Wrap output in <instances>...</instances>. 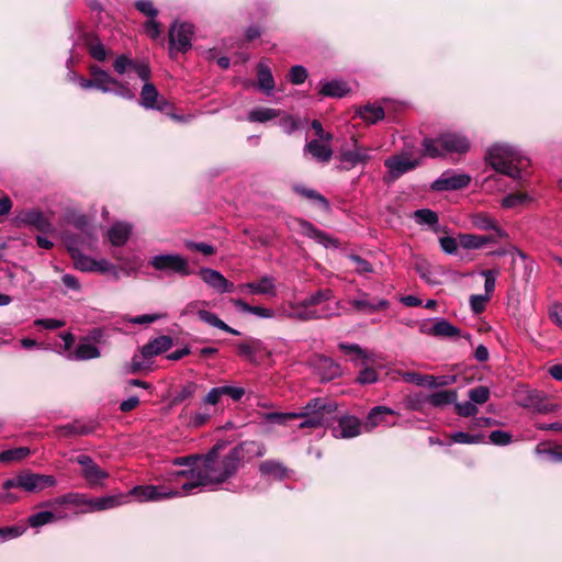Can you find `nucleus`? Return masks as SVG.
Listing matches in <instances>:
<instances>
[{"mask_svg":"<svg viewBox=\"0 0 562 562\" xmlns=\"http://www.w3.org/2000/svg\"><path fill=\"white\" fill-rule=\"evenodd\" d=\"M239 459L240 452L237 448L225 456H220L218 448H213L206 456L201 457L199 464L189 470L178 471L175 475L188 480L182 483V490L183 493L191 494L201 486L226 481L237 471Z\"/></svg>","mask_w":562,"mask_h":562,"instance_id":"f257e3e1","label":"nucleus"},{"mask_svg":"<svg viewBox=\"0 0 562 562\" xmlns=\"http://www.w3.org/2000/svg\"><path fill=\"white\" fill-rule=\"evenodd\" d=\"M336 411V404L325 398L311 400L302 413H267L265 419L272 424H285L290 419L301 418L300 428H319L325 426Z\"/></svg>","mask_w":562,"mask_h":562,"instance_id":"f03ea898","label":"nucleus"},{"mask_svg":"<svg viewBox=\"0 0 562 562\" xmlns=\"http://www.w3.org/2000/svg\"><path fill=\"white\" fill-rule=\"evenodd\" d=\"M486 159L497 172L513 179H519L529 166V160L508 145H494L488 149Z\"/></svg>","mask_w":562,"mask_h":562,"instance_id":"7ed1b4c3","label":"nucleus"},{"mask_svg":"<svg viewBox=\"0 0 562 562\" xmlns=\"http://www.w3.org/2000/svg\"><path fill=\"white\" fill-rule=\"evenodd\" d=\"M470 147L467 137L457 133H445L437 138H425L423 142L424 155L436 158L448 153H465Z\"/></svg>","mask_w":562,"mask_h":562,"instance_id":"20e7f679","label":"nucleus"},{"mask_svg":"<svg viewBox=\"0 0 562 562\" xmlns=\"http://www.w3.org/2000/svg\"><path fill=\"white\" fill-rule=\"evenodd\" d=\"M149 265L157 271L188 277L193 273L187 258L178 254H161L150 258Z\"/></svg>","mask_w":562,"mask_h":562,"instance_id":"39448f33","label":"nucleus"},{"mask_svg":"<svg viewBox=\"0 0 562 562\" xmlns=\"http://www.w3.org/2000/svg\"><path fill=\"white\" fill-rule=\"evenodd\" d=\"M55 479L52 475H42L33 473H23L14 479H9L3 482L2 488L8 491L14 487H21L26 492L41 491L44 487L53 486Z\"/></svg>","mask_w":562,"mask_h":562,"instance_id":"423d86ee","label":"nucleus"},{"mask_svg":"<svg viewBox=\"0 0 562 562\" xmlns=\"http://www.w3.org/2000/svg\"><path fill=\"white\" fill-rule=\"evenodd\" d=\"M128 497L135 496L139 502H158L167 498L178 497L187 495L183 493L182 487L180 490H172L165 486L155 485H139L135 486L127 494Z\"/></svg>","mask_w":562,"mask_h":562,"instance_id":"0eeeda50","label":"nucleus"},{"mask_svg":"<svg viewBox=\"0 0 562 562\" xmlns=\"http://www.w3.org/2000/svg\"><path fill=\"white\" fill-rule=\"evenodd\" d=\"M215 413L216 408L209 404H204V400H201L196 411H191L188 406H184L178 418L182 424L190 428H200L204 426Z\"/></svg>","mask_w":562,"mask_h":562,"instance_id":"6e6552de","label":"nucleus"},{"mask_svg":"<svg viewBox=\"0 0 562 562\" xmlns=\"http://www.w3.org/2000/svg\"><path fill=\"white\" fill-rule=\"evenodd\" d=\"M15 221L19 226H30L44 234H50L55 231L50 220L38 209L22 211L18 214Z\"/></svg>","mask_w":562,"mask_h":562,"instance_id":"1a4fd4ad","label":"nucleus"},{"mask_svg":"<svg viewBox=\"0 0 562 562\" xmlns=\"http://www.w3.org/2000/svg\"><path fill=\"white\" fill-rule=\"evenodd\" d=\"M76 462L81 465V474L90 487L103 486L109 473L102 470L89 456L80 454Z\"/></svg>","mask_w":562,"mask_h":562,"instance_id":"9d476101","label":"nucleus"},{"mask_svg":"<svg viewBox=\"0 0 562 562\" xmlns=\"http://www.w3.org/2000/svg\"><path fill=\"white\" fill-rule=\"evenodd\" d=\"M193 26L189 23L172 24L169 30L170 52H187L191 48Z\"/></svg>","mask_w":562,"mask_h":562,"instance_id":"9b49d317","label":"nucleus"},{"mask_svg":"<svg viewBox=\"0 0 562 562\" xmlns=\"http://www.w3.org/2000/svg\"><path fill=\"white\" fill-rule=\"evenodd\" d=\"M420 164V158H412L407 154L392 156L384 161L392 180L415 169Z\"/></svg>","mask_w":562,"mask_h":562,"instance_id":"f8f14e48","label":"nucleus"},{"mask_svg":"<svg viewBox=\"0 0 562 562\" xmlns=\"http://www.w3.org/2000/svg\"><path fill=\"white\" fill-rule=\"evenodd\" d=\"M289 306L292 310V319L300 322H308L322 317H329L335 314L334 311L325 308L318 311L314 308L311 304H307L306 299L301 302H290Z\"/></svg>","mask_w":562,"mask_h":562,"instance_id":"ddd939ff","label":"nucleus"},{"mask_svg":"<svg viewBox=\"0 0 562 562\" xmlns=\"http://www.w3.org/2000/svg\"><path fill=\"white\" fill-rule=\"evenodd\" d=\"M471 178L465 173H458L451 170L445 171L438 179H436L431 189L436 191H450L459 190L469 186Z\"/></svg>","mask_w":562,"mask_h":562,"instance_id":"4468645a","label":"nucleus"},{"mask_svg":"<svg viewBox=\"0 0 562 562\" xmlns=\"http://www.w3.org/2000/svg\"><path fill=\"white\" fill-rule=\"evenodd\" d=\"M199 276L204 283L218 293H231L234 291V283L229 282L220 271L211 268H201Z\"/></svg>","mask_w":562,"mask_h":562,"instance_id":"2eb2a0df","label":"nucleus"},{"mask_svg":"<svg viewBox=\"0 0 562 562\" xmlns=\"http://www.w3.org/2000/svg\"><path fill=\"white\" fill-rule=\"evenodd\" d=\"M395 411L386 406H374L368 413V416L363 423V431L370 432L378 426L392 427L395 423H391L387 416L395 415Z\"/></svg>","mask_w":562,"mask_h":562,"instance_id":"dca6fc26","label":"nucleus"},{"mask_svg":"<svg viewBox=\"0 0 562 562\" xmlns=\"http://www.w3.org/2000/svg\"><path fill=\"white\" fill-rule=\"evenodd\" d=\"M422 334L436 337H456L460 330L445 318H435L431 323H424L419 326Z\"/></svg>","mask_w":562,"mask_h":562,"instance_id":"f3484780","label":"nucleus"},{"mask_svg":"<svg viewBox=\"0 0 562 562\" xmlns=\"http://www.w3.org/2000/svg\"><path fill=\"white\" fill-rule=\"evenodd\" d=\"M139 104L145 109H155L158 111H165L169 108V103L159 95L156 87L150 82H145L142 91Z\"/></svg>","mask_w":562,"mask_h":562,"instance_id":"a211bd4d","label":"nucleus"},{"mask_svg":"<svg viewBox=\"0 0 562 562\" xmlns=\"http://www.w3.org/2000/svg\"><path fill=\"white\" fill-rule=\"evenodd\" d=\"M238 290L241 293L276 296V279L271 276H263L257 282H247L239 284Z\"/></svg>","mask_w":562,"mask_h":562,"instance_id":"6ab92c4d","label":"nucleus"},{"mask_svg":"<svg viewBox=\"0 0 562 562\" xmlns=\"http://www.w3.org/2000/svg\"><path fill=\"white\" fill-rule=\"evenodd\" d=\"M363 424L355 416L339 418L337 426L333 428L336 438H353L361 434Z\"/></svg>","mask_w":562,"mask_h":562,"instance_id":"aec40b11","label":"nucleus"},{"mask_svg":"<svg viewBox=\"0 0 562 562\" xmlns=\"http://www.w3.org/2000/svg\"><path fill=\"white\" fill-rule=\"evenodd\" d=\"M471 224L477 229L494 232L492 236H495L496 240L507 236L506 232L498 226L497 222L485 213L473 214L471 216Z\"/></svg>","mask_w":562,"mask_h":562,"instance_id":"412c9836","label":"nucleus"},{"mask_svg":"<svg viewBox=\"0 0 562 562\" xmlns=\"http://www.w3.org/2000/svg\"><path fill=\"white\" fill-rule=\"evenodd\" d=\"M340 159L350 169L357 165L366 164L370 159V148L355 146L353 149L342 150Z\"/></svg>","mask_w":562,"mask_h":562,"instance_id":"4be33fe9","label":"nucleus"},{"mask_svg":"<svg viewBox=\"0 0 562 562\" xmlns=\"http://www.w3.org/2000/svg\"><path fill=\"white\" fill-rule=\"evenodd\" d=\"M171 346L172 339L169 336H159L143 346L142 356L144 358H153L169 350Z\"/></svg>","mask_w":562,"mask_h":562,"instance_id":"5701e85b","label":"nucleus"},{"mask_svg":"<svg viewBox=\"0 0 562 562\" xmlns=\"http://www.w3.org/2000/svg\"><path fill=\"white\" fill-rule=\"evenodd\" d=\"M91 77H93L94 89L104 93L112 91L113 85H119V80L112 78L105 70L98 66L90 67Z\"/></svg>","mask_w":562,"mask_h":562,"instance_id":"b1692460","label":"nucleus"},{"mask_svg":"<svg viewBox=\"0 0 562 562\" xmlns=\"http://www.w3.org/2000/svg\"><path fill=\"white\" fill-rule=\"evenodd\" d=\"M495 236L461 234L459 244L464 249H481L488 244H496Z\"/></svg>","mask_w":562,"mask_h":562,"instance_id":"393cba45","label":"nucleus"},{"mask_svg":"<svg viewBox=\"0 0 562 562\" xmlns=\"http://www.w3.org/2000/svg\"><path fill=\"white\" fill-rule=\"evenodd\" d=\"M338 348L344 351L347 356H350V360L356 364H368L370 361H374L373 355L368 353L357 344L340 342Z\"/></svg>","mask_w":562,"mask_h":562,"instance_id":"a878e982","label":"nucleus"},{"mask_svg":"<svg viewBox=\"0 0 562 562\" xmlns=\"http://www.w3.org/2000/svg\"><path fill=\"white\" fill-rule=\"evenodd\" d=\"M66 518H68V515L63 510H43L31 515L29 517V524L32 527L37 528Z\"/></svg>","mask_w":562,"mask_h":562,"instance_id":"bb28decb","label":"nucleus"},{"mask_svg":"<svg viewBox=\"0 0 562 562\" xmlns=\"http://www.w3.org/2000/svg\"><path fill=\"white\" fill-rule=\"evenodd\" d=\"M132 226L124 222H117L111 226L108 237L113 246H123L130 238Z\"/></svg>","mask_w":562,"mask_h":562,"instance_id":"cd10ccee","label":"nucleus"},{"mask_svg":"<svg viewBox=\"0 0 562 562\" xmlns=\"http://www.w3.org/2000/svg\"><path fill=\"white\" fill-rule=\"evenodd\" d=\"M350 304L355 310L364 313H374L376 311L385 310L389 307L387 300L380 299L376 301H370L367 299V294H362L360 299L352 300Z\"/></svg>","mask_w":562,"mask_h":562,"instance_id":"c85d7f7f","label":"nucleus"},{"mask_svg":"<svg viewBox=\"0 0 562 562\" xmlns=\"http://www.w3.org/2000/svg\"><path fill=\"white\" fill-rule=\"evenodd\" d=\"M100 357L98 347L89 341L78 344L74 352H69L66 358L69 360H90Z\"/></svg>","mask_w":562,"mask_h":562,"instance_id":"c756f323","label":"nucleus"},{"mask_svg":"<svg viewBox=\"0 0 562 562\" xmlns=\"http://www.w3.org/2000/svg\"><path fill=\"white\" fill-rule=\"evenodd\" d=\"M259 472L263 476H271L277 480H283L289 474L286 467L277 460H267L261 462L259 464Z\"/></svg>","mask_w":562,"mask_h":562,"instance_id":"7c9ffc66","label":"nucleus"},{"mask_svg":"<svg viewBox=\"0 0 562 562\" xmlns=\"http://www.w3.org/2000/svg\"><path fill=\"white\" fill-rule=\"evenodd\" d=\"M68 251L74 260L75 268L82 272H94L95 259L83 255L77 247L68 245Z\"/></svg>","mask_w":562,"mask_h":562,"instance_id":"2f4dec72","label":"nucleus"},{"mask_svg":"<svg viewBox=\"0 0 562 562\" xmlns=\"http://www.w3.org/2000/svg\"><path fill=\"white\" fill-rule=\"evenodd\" d=\"M94 428L95 426L92 424H85L77 420L71 424L60 426L57 429V434L59 437L86 436L93 432Z\"/></svg>","mask_w":562,"mask_h":562,"instance_id":"473e14b6","label":"nucleus"},{"mask_svg":"<svg viewBox=\"0 0 562 562\" xmlns=\"http://www.w3.org/2000/svg\"><path fill=\"white\" fill-rule=\"evenodd\" d=\"M350 91L348 85L342 80L321 82L319 93L324 97L342 98Z\"/></svg>","mask_w":562,"mask_h":562,"instance_id":"72a5a7b5","label":"nucleus"},{"mask_svg":"<svg viewBox=\"0 0 562 562\" xmlns=\"http://www.w3.org/2000/svg\"><path fill=\"white\" fill-rule=\"evenodd\" d=\"M299 225L303 235L315 239L317 243L324 245L325 247L336 246L335 241L328 235L318 231L311 223L306 221H300Z\"/></svg>","mask_w":562,"mask_h":562,"instance_id":"f704fd0d","label":"nucleus"},{"mask_svg":"<svg viewBox=\"0 0 562 562\" xmlns=\"http://www.w3.org/2000/svg\"><path fill=\"white\" fill-rule=\"evenodd\" d=\"M199 318L200 321H202L203 323L212 326V327H215V328H218L223 331H226L228 334H232V335H236L238 336L240 333L236 329H234L233 327L228 326L225 322H223L216 314L210 312V311H199Z\"/></svg>","mask_w":562,"mask_h":562,"instance_id":"c9c22d12","label":"nucleus"},{"mask_svg":"<svg viewBox=\"0 0 562 562\" xmlns=\"http://www.w3.org/2000/svg\"><path fill=\"white\" fill-rule=\"evenodd\" d=\"M258 86L266 92L267 95H271L274 89V79L270 68L262 61L258 64Z\"/></svg>","mask_w":562,"mask_h":562,"instance_id":"e433bc0d","label":"nucleus"},{"mask_svg":"<svg viewBox=\"0 0 562 562\" xmlns=\"http://www.w3.org/2000/svg\"><path fill=\"white\" fill-rule=\"evenodd\" d=\"M305 150H307L316 160L323 162L328 161L333 155L330 147L317 139L308 142L305 146Z\"/></svg>","mask_w":562,"mask_h":562,"instance_id":"4c0bfd02","label":"nucleus"},{"mask_svg":"<svg viewBox=\"0 0 562 562\" xmlns=\"http://www.w3.org/2000/svg\"><path fill=\"white\" fill-rule=\"evenodd\" d=\"M198 387V384L193 381H188L180 385V387L173 393L171 397L170 406H176L187 400L192 398L195 395Z\"/></svg>","mask_w":562,"mask_h":562,"instance_id":"58836bf2","label":"nucleus"},{"mask_svg":"<svg viewBox=\"0 0 562 562\" xmlns=\"http://www.w3.org/2000/svg\"><path fill=\"white\" fill-rule=\"evenodd\" d=\"M128 503V495L124 493H116L113 495H105L98 497L97 508L99 512L112 509Z\"/></svg>","mask_w":562,"mask_h":562,"instance_id":"ea45409f","label":"nucleus"},{"mask_svg":"<svg viewBox=\"0 0 562 562\" xmlns=\"http://www.w3.org/2000/svg\"><path fill=\"white\" fill-rule=\"evenodd\" d=\"M281 115V111L272 108H256L248 113L250 122L265 123Z\"/></svg>","mask_w":562,"mask_h":562,"instance_id":"a19ab883","label":"nucleus"},{"mask_svg":"<svg viewBox=\"0 0 562 562\" xmlns=\"http://www.w3.org/2000/svg\"><path fill=\"white\" fill-rule=\"evenodd\" d=\"M357 114L368 123H376L384 117V110L381 106L367 104L357 110Z\"/></svg>","mask_w":562,"mask_h":562,"instance_id":"79ce46f5","label":"nucleus"},{"mask_svg":"<svg viewBox=\"0 0 562 562\" xmlns=\"http://www.w3.org/2000/svg\"><path fill=\"white\" fill-rule=\"evenodd\" d=\"M457 400V392L445 390L432 393L428 396L427 402L434 407H442L453 403Z\"/></svg>","mask_w":562,"mask_h":562,"instance_id":"37998d69","label":"nucleus"},{"mask_svg":"<svg viewBox=\"0 0 562 562\" xmlns=\"http://www.w3.org/2000/svg\"><path fill=\"white\" fill-rule=\"evenodd\" d=\"M403 379L404 381L416 384L418 386L432 387L435 384L434 375H424L416 372H406L403 374Z\"/></svg>","mask_w":562,"mask_h":562,"instance_id":"c03bdc74","label":"nucleus"},{"mask_svg":"<svg viewBox=\"0 0 562 562\" xmlns=\"http://www.w3.org/2000/svg\"><path fill=\"white\" fill-rule=\"evenodd\" d=\"M89 54L97 60L103 61L106 58V49L97 37H89L87 41Z\"/></svg>","mask_w":562,"mask_h":562,"instance_id":"a18cd8bd","label":"nucleus"},{"mask_svg":"<svg viewBox=\"0 0 562 562\" xmlns=\"http://www.w3.org/2000/svg\"><path fill=\"white\" fill-rule=\"evenodd\" d=\"M416 271L419 277L430 285H437L440 283L437 274L432 271L431 267L427 262H420L416 266Z\"/></svg>","mask_w":562,"mask_h":562,"instance_id":"49530a36","label":"nucleus"},{"mask_svg":"<svg viewBox=\"0 0 562 562\" xmlns=\"http://www.w3.org/2000/svg\"><path fill=\"white\" fill-rule=\"evenodd\" d=\"M531 198L527 193L517 192L506 195L502 200V206L505 209H514L529 202Z\"/></svg>","mask_w":562,"mask_h":562,"instance_id":"de8ad7c7","label":"nucleus"},{"mask_svg":"<svg viewBox=\"0 0 562 562\" xmlns=\"http://www.w3.org/2000/svg\"><path fill=\"white\" fill-rule=\"evenodd\" d=\"M29 448H15L0 452V462L10 463L13 461H19L29 456Z\"/></svg>","mask_w":562,"mask_h":562,"instance_id":"09e8293b","label":"nucleus"},{"mask_svg":"<svg viewBox=\"0 0 562 562\" xmlns=\"http://www.w3.org/2000/svg\"><path fill=\"white\" fill-rule=\"evenodd\" d=\"M542 394L538 391H527L520 398L519 405L525 408L536 411L537 405L540 403Z\"/></svg>","mask_w":562,"mask_h":562,"instance_id":"8fccbe9b","label":"nucleus"},{"mask_svg":"<svg viewBox=\"0 0 562 562\" xmlns=\"http://www.w3.org/2000/svg\"><path fill=\"white\" fill-rule=\"evenodd\" d=\"M414 218L418 224L435 225L438 223V215L429 209L417 210L414 213Z\"/></svg>","mask_w":562,"mask_h":562,"instance_id":"3c124183","label":"nucleus"},{"mask_svg":"<svg viewBox=\"0 0 562 562\" xmlns=\"http://www.w3.org/2000/svg\"><path fill=\"white\" fill-rule=\"evenodd\" d=\"M470 400L476 404H484L490 398V390L486 386H476L469 391Z\"/></svg>","mask_w":562,"mask_h":562,"instance_id":"603ef678","label":"nucleus"},{"mask_svg":"<svg viewBox=\"0 0 562 562\" xmlns=\"http://www.w3.org/2000/svg\"><path fill=\"white\" fill-rule=\"evenodd\" d=\"M348 259L355 265V271L358 274L371 273L373 272L372 265L366 259L361 258L357 255H350Z\"/></svg>","mask_w":562,"mask_h":562,"instance_id":"864d4df0","label":"nucleus"},{"mask_svg":"<svg viewBox=\"0 0 562 562\" xmlns=\"http://www.w3.org/2000/svg\"><path fill=\"white\" fill-rule=\"evenodd\" d=\"M451 439L457 443H480L483 441L482 435H470L463 431H457L451 435Z\"/></svg>","mask_w":562,"mask_h":562,"instance_id":"5fc2aeb1","label":"nucleus"},{"mask_svg":"<svg viewBox=\"0 0 562 562\" xmlns=\"http://www.w3.org/2000/svg\"><path fill=\"white\" fill-rule=\"evenodd\" d=\"M490 301L488 295L474 294L470 296V307L474 314H480L485 310L486 303Z\"/></svg>","mask_w":562,"mask_h":562,"instance_id":"6e6d98bb","label":"nucleus"},{"mask_svg":"<svg viewBox=\"0 0 562 562\" xmlns=\"http://www.w3.org/2000/svg\"><path fill=\"white\" fill-rule=\"evenodd\" d=\"M94 272L109 273L114 278H119L117 268L106 259H95Z\"/></svg>","mask_w":562,"mask_h":562,"instance_id":"4d7b16f0","label":"nucleus"},{"mask_svg":"<svg viewBox=\"0 0 562 562\" xmlns=\"http://www.w3.org/2000/svg\"><path fill=\"white\" fill-rule=\"evenodd\" d=\"M331 297H333V291L329 289H325V290H319V291L313 293L312 295L306 297V300H307V304H311L315 308V306L319 305L321 303H323L325 301L330 300Z\"/></svg>","mask_w":562,"mask_h":562,"instance_id":"13d9d810","label":"nucleus"},{"mask_svg":"<svg viewBox=\"0 0 562 562\" xmlns=\"http://www.w3.org/2000/svg\"><path fill=\"white\" fill-rule=\"evenodd\" d=\"M207 305L209 302L204 300L191 301L183 307L181 315L189 316L196 314L199 316V311H204Z\"/></svg>","mask_w":562,"mask_h":562,"instance_id":"bf43d9fd","label":"nucleus"},{"mask_svg":"<svg viewBox=\"0 0 562 562\" xmlns=\"http://www.w3.org/2000/svg\"><path fill=\"white\" fill-rule=\"evenodd\" d=\"M300 125H301L300 121L292 115H285V116L281 117L279 121V126L286 134H291L294 131L299 130Z\"/></svg>","mask_w":562,"mask_h":562,"instance_id":"052dcab7","label":"nucleus"},{"mask_svg":"<svg viewBox=\"0 0 562 562\" xmlns=\"http://www.w3.org/2000/svg\"><path fill=\"white\" fill-rule=\"evenodd\" d=\"M307 78V70L300 65L293 66L289 72V80L293 85H301Z\"/></svg>","mask_w":562,"mask_h":562,"instance_id":"680f3d73","label":"nucleus"},{"mask_svg":"<svg viewBox=\"0 0 562 562\" xmlns=\"http://www.w3.org/2000/svg\"><path fill=\"white\" fill-rule=\"evenodd\" d=\"M482 276L485 279V282H484L485 294L484 295H488V297L491 299V295L495 290L497 272L494 270H484V271H482Z\"/></svg>","mask_w":562,"mask_h":562,"instance_id":"e2e57ef3","label":"nucleus"},{"mask_svg":"<svg viewBox=\"0 0 562 562\" xmlns=\"http://www.w3.org/2000/svg\"><path fill=\"white\" fill-rule=\"evenodd\" d=\"M136 9L142 12L144 15L148 16L149 19L156 18L158 14V11L154 7L153 2L149 0H137L135 2Z\"/></svg>","mask_w":562,"mask_h":562,"instance_id":"0e129e2a","label":"nucleus"},{"mask_svg":"<svg viewBox=\"0 0 562 562\" xmlns=\"http://www.w3.org/2000/svg\"><path fill=\"white\" fill-rule=\"evenodd\" d=\"M218 387L223 396H229L235 402L239 401L245 395V390L241 386L223 385Z\"/></svg>","mask_w":562,"mask_h":562,"instance_id":"69168bd1","label":"nucleus"},{"mask_svg":"<svg viewBox=\"0 0 562 562\" xmlns=\"http://www.w3.org/2000/svg\"><path fill=\"white\" fill-rule=\"evenodd\" d=\"M378 373L374 369L366 367L359 372L357 381L360 384H372L376 382Z\"/></svg>","mask_w":562,"mask_h":562,"instance_id":"338daca9","label":"nucleus"},{"mask_svg":"<svg viewBox=\"0 0 562 562\" xmlns=\"http://www.w3.org/2000/svg\"><path fill=\"white\" fill-rule=\"evenodd\" d=\"M549 316L551 321L562 328V304L553 303L549 308Z\"/></svg>","mask_w":562,"mask_h":562,"instance_id":"774afa93","label":"nucleus"}]
</instances>
